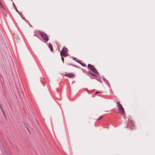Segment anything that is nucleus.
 Returning <instances> with one entry per match:
<instances>
[{"label":"nucleus","mask_w":155,"mask_h":155,"mask_svg":"<svg viewBox=\"0 0 155 155\" xmlns=\"http://www.w3.org/2000/svg\"><path fill=\"white\" fill-rule=\"evenodd\" d=\"M62 60L63 62H64V58L62 56Z\"/></svg>","instance_id":"8"},{"label":"nucleus","mask_w":155,"mask_h":155,"mask_svg":"<svg viewBox=\"0 0 155 155\" xmlns=\"http://www.w3.org/2000/svg\"><path fill=\"white\" fill-rule=\"evenodd\" d=\"M81 65L83 66V64H81Z\"/></svg>","instance_id":"14"},{"label":"nucleus","mask_w":155,"mask_h":155,"mask_svg":"<svg viewBox=\"0 0 155 155\" xmlns=\"http://www.w3.org/2000/svg\"><path fill=\"white\" fill-rule=\"evenodd\" d=\"M64 75L69 78L74 77L75 76V74L72 73L66 74Z\"/></svg>","instance_id":"5"},{"label":"nucleus","mask_w":155,"mask_h":155,"mask_svg":"<svg viewBox=\"0 0 155 155\" xmlns=\"http://www.w3.org/2000/svg\"><path fill=\"white\" fill-rule=\"evenodd\" d=\"M98 93H99V92H97L95 94H97Z\"/></svg>","instance_id":"11"},{"label":"nucleus","mask_w":155,"mask_h":155,"mask_svg":"<svg viewBox=\"0 0 155 155\" xmlns=\"http://www.w3.org/2000/svg\"><path fill=\"white\" fill-rule=\"evenodd\" d=\"M67 49L66 48H64L62 51L60 52V54L61 56H63L64 57L67 56L68 55L67 53Z\"/></svg>","instance_id":"3"},{"label":"nucleus","mask_w":155,"mask_h":155,"mask_svg":"<svg viewBox=\"0 0 155 155\" xmlns=\"http://www.w3.org/2000/svg\"><path fill=\"white\" fill-rule=\"evenodd\" d=\"M16 10L18 12V13L19 14V12L17 10Z\"/></svg>","instance_id":"12"},{"label":"nucleus","mask_w":155,"mask_h":155,"mask_svg":"<svg viewBox=\"0 0 155 155\" xmlns=\"http://www.w3.org/2000/svg\"><path fill=\"white\" fill-rule=\"evenodd\" d=\"M102 117H101L99 118V119H98V120H100V119H101Z\"/></svg>","instance_id":"10"},{"label":"nucleus","mask_w":155,"mask_h":155,"mask_svg":"<svg viewBox=\"0 0 155 155\" xmlns=\"http://www.w3.org/2000/svg\"><path fill=\"white\" fill-rule=\"evenodd\" d=\"M39 34L45 41H47L48 40V36L45 33L43 32L40 31Z\"/></svg>","instance_id":"2"},{"label":"nucleus","mask_w":155,"mask_h":155,"mask_svg":"<svg viewBox=\"0 0 155 155\" xmlns=\"http://www.w3.org/2000/svg\"><path fill=\"white\" fill-rule=\"evenodd\" d=\"M130 124L131 125H133V123L132 122H130Z\"/></svg>","instance_id":"9"},{"label":"nucleus","mask_w":155,"mask_h":155,"mask_svg":"<svg viewBox=\"0 0 155 155\" xmlns=\"http://www.w3.org/2000/svg\"><path fill=\"white\" fill-rule=\"evenodd\" d=\"M117 107L119 110L120 111V114L124 115V110L123 107L119 102H117Z\"/></svg>","instance_id":"1"},{"label":"nucleus","mask_w":155,"mask_h":155,"mask_svg":"<svg viewBox=\"0 0 155 155\" xmlns=\"http://www.w3.org/2000/svg\"><path fill=\"white\" fill-rule=\"evenodd\" d=\"M90 74L92 75V76H94L95 75H94V74H93V73H90Z\"/></svg>","instance_id":"7"},{"label":"nucleus","mask_w":155,"mask_h":155,"mask_svg":"<svg viewBox=\"0 0 155 155\" xmlns=\"http://www.w3.org/2000/svg\"><path fill=\"white\" fill-rule=\"evenodd\" d=\"M49 47L51 51H52L53 49L52 48V45L50 44L49 45Z\"/></svg>","instance_id":"6"},{"label":"nucleus","mask_w":155,"mask_h":155,"mask_svg":"<svg viewBox=\"0 0 155 155\" xmlns=\"http://www.w3.org/2000/svg\"><path fill=\"white\" fill-rule=\"evenodd\" d=\"M88 68L94 73H97V70L94 68V66L91 64H88Z\"/></svg>","instance_id":"4"},{"label":"nucleus","mask_w":155,"mask_h":155,"mask_svg":"<svg viewBox=\"0 0 155 155\" xmlns=\"http://www.w3.org/2000/svg\"><path fill=\"white\" fill-rule=\"evenodd\" d=\"M26 127L27 128V129L28 130V127H27V126H26Z\"/></svg>","instance_id":"13"}]
</instances>
